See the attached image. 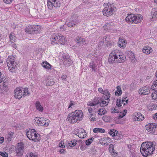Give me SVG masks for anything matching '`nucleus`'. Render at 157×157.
<instances>
[{"mask_svg":"<svg viewBox=\"0 0 157 157\" xmlns=\"http://www.w3.org/2000/svg\"><path fill=\"white\" fill-rule=\"evenodd\" d=\"M155 150V146L152 142L143 143L140 147V152L143 156L146 157L153 154Z\"/></svg>","mask_w":157,"mask_h":157,"instance_id":"1","label":"nucleus"},{"mask_svg":"<svg viewBox=\"0 0 157 157\" xmlns=\"http://www.w3.org/2000/svg\"><path fill=\"white\" fill-rule=\"evenodd\" d=\"M126 60V57L122 55L121 53L117 52V51L112 52L110 54L108 58V62L111 63H113L115 62L123 63Z\"/></svg>","mask_w":157,"mask_h":157,"instance_id":"2","label":"nucleus"},{"mask_svg":"<svg viewBox=\"0 0 157 157\" xmlns=\"http://www.w3.org/2000/svg\"><path fill=\"white\" fill-rule=\"evenodd\" d=\"M83 117L82 111L80 110H77L69 114L67 119L70 123L73 124L82 120Z\"/></svg>","mask_w":157,"mask_h":157,"instance_id":"3","label":"nucleus"},{"mask_svg":"<svg viewBox=\"0 0 157 157\" xmlns=\"http://www.w3.org/2000/svg\"><path fill=\"white\" fill-rule=\"evenodd\" d=\"M143 19V16L139 15H135L133 14H128L125 18V21L128 23L137 24L140 22Z\"/></svg>","mask_w":157,"mask_h":157,"instance_id":"4","label":"nucleus"},{"mask_svg":"<svg viewBox=\"0 0 157 157\" xmlns=\"http://www.w3.org/2000/svg\"><path fill=\"white\" fill-rule=\"evenodd\" d=\"M14 97L18 99H21L22 97L29 95V94L27 88H25L21 90L19 87H17L14 90Z\"/></svg>","mask_w":157,"mask_h":157,"instance_id":"5","label":"nucleus"},{"mask_svg":"<svg viewBox=\"0 0 157 157\" xmlns=\"http://www.w3.org/2000/svg\"><path fill=\"white\" fill-rule=\"evenodd\" d=\"M35 132L34 129H32L31 131H28L27 132V136L30 140L34 142L38 141L40 139V136L39 134H36Z\"/></svg>","mask_w":157,"mask_h":157,"instance_id":"6","label":"nucleus"},{"mask_svg":"<svg viewBox=\"0 0 157 157\" xmlns=\"http://www.w3.org/2000/svg\"><path fill=\"white\" fill-rule=\"evenodd\" d=\"M115 8L110 3H107V6L102 11L103 15L107 17L111 15L113 13Z\"/></svg>","mask_w":157,"mask_h":157,"instance_id":"7","label":"nucleus"},{"mask_svg":"<svg viewBox=\"0 0 157 157\" xmlns=\"http://www.w3.org/2000/svg\"><path fill=\"white\" fill-rule=\"evenodd\" d=\"M38 25H31L25 29V31L29 34H34L39 33Z\"/></svg>","mask_w":157,"mask_h":157,"instance_id":"8","label":"nucleus"},{"mask_svg":"<svg viewBox=\"0 0 157 157\" xmlns=\"http://www.w3.org/2000/svg\"><path fill=\"white\" fill-rule=\"evenodd\" d=\"M48 7L50 10H52L53 7H59L60 6L59 0H48Z\"/></svg>","mask_w":157,"mask_h":157,"instance_id":"9","label":"nucleus"},{"mask_svg":"<svg viewBox=\"0 0 157 157\" xmlns=\"http://www.w3.org/2000/svg\"><path fill=\"white\" fill-rule=\"evenodd\" d=\"M79 22L78 16L77 15H74L70 19L67 23L68 26L70 27L75 25Z\"/></svg>","mask_w":157,"mask_h":157,"instance_id":"10","label":"nucleus"},{"mask_svg":"<svg viewBox=\"0 0 157 157\" xmlns=\"http://www.w3.org/2000/svg\"><path fill=\"white\" fill-rule=\"evenodd\" d=\"M34 120L36 121H37L36 123L38 125L46 127L48 125V122H46V120L43 117H36Z\"/></svg>","mask_w":157,"mask_h":157,"instance_id":"11","label":"nucleus"},{"mask_svg":"<svg viewBox=\"0 0 157 157\" xmlns=\"http://www.w3.org/2000/svg\"><path fill=\"white\" fill-rule=\"evenodd\" d=\"M156 126L155 123H150L146 125V128L148 132L154 134L156 129Z\"/></svg>","mask_w":157,"mask_h":157,"instance_id":"12","label":"nucleus"},{"mask_svg":"<svg viewBox=\"0 0 157 157\" xmlns=\"http://www.w3.org/2000/svg\"><path fill=\"white\" fill-rule=\"evenodd\" d=\"M17 146L16 148V151L17 155L19 157L21 156L22 155L23 152L24 146L22 144H19Z\"/></svg>","mask_w":157,"mask_h":157,"instance_id":"13","label":"nucleus"},{"mask_svg":"<svg viewBox=\"0 0 157 157\" xmlns=\"http://www.w3.org/2000/svg\"><path fill=\"white\" fill-rule=\"evenodd\" d=\"M63 61L64 65L69 66L72 64V61L68 56L63 55L62 56Z\"/></svg>","mask_w":157,"mask_h":157,"instance_id":"14","label":"nucleus"},{"mask_svg":"<svg viewBox=\"0 0 157 157\" xmlns=\"http://www.w3.org/2000/svg\"><path fill=\"white\" fill-rule=\"evenodd\" d=\"M150 92V90L146 87H144L141 88L139 91V93L140 94L147 95Z\"/></svg>","mask_w":157,"mask_h":157,"instance_id":"15","label":"nucleus"},{"mask_svg":"<svg viewBox=\"0 0 157 157\" xmlns=\"http://www.w3.org/2000/svg\"><path fill=\"white\" fill-rule=\"evenodd\" d=\"M135 117L134 118V119L135 121H140L143 120L144 119V117L140 112H136L135 113Z\"/></svg>","mask_w":157,"mask_h":157,"instance_id":"16","label":"nucleus"},{"mask_svg":"<svg viewBox=\"0 0 157 157\" xmlns=\"http://www.w3.org/2000/svg\"><path fill=\"white\" fill-rule=\"evenodd\" d=\"M59 34H54L52 35L51 37V44H58Z\"/></svg>","mask_w":157,"mask_h":157,"instance_id":"17","label":"nucleus"},{"mask_svg":"<svg viewBox=\"0 0 157 157\" xmlns=\"http://www.w3.org/2000/svg\"><path fill=\"white\" fill-rule=\"evenodd\" d=\"M126 43L125 40L123 39L122 38L120 37L119 38L118 42V46L119 47L124 48L125 47Z\"/></svg>","mask_w":157,"mask_h":157,"instance_id":"18","label":"nucleus"},{"mask_svg":"<svg viewBox=\"0 0 157 157\" xmlns=\"http://www.w3.org/2000/svg\"><path fill=\"white\" fill-rule=\"evenodd\" d=\"M76 41L79 45L82 46L85 44V40L81 36H77L76 38Z\"/></svg>","mask_w":157,"mask_h":157,"instance_id":"19","label":"nucleus"},{"mask_svg":"<svg viewBox=\"0 0 157 157\" xmlns=\"http://www.w3.org/2000/svg\"><path fill=\"white\" fill-rule=\"evenodd\" d=\"M58 39V44H60L62 45L64 44L66 41L65 38L64 36L61 35V34H59Z\"/></svg>","mask_w":157,"mask_h":157,"instance_id":"20","label":"nucleus"},{"mask_svg":"<svg viewBox=\"0 0 157 157\" xmlns=\"http://www.w3.org/2000/svg\"><path fill=\"white\" fill-rule=\"evenodd\" d=\"M152 49L149 47H145L142 50V52L146 54H149L152 51Z\"/></svg>","mask_w":157,"mask_h":157,"instance_id":"21","label":"nucleus"},{"mask_svg":"<svg viewBox=\"0 0 157 157\" xmlns=\"http://www.w3.org/2000/svg\"><path fill=\"white\" fill-rule=\"evenodd\" d=\"M102 94L105 95V96L104 98V99L106 100L107 101H110V94L109 93L107 90H104Z\"/></svg>","mask_w":157,"mask_h":157,"instance_id":"22","label":"nucleus"},{"mask_svg":"<svg viewBox=\"0 0 157 157\" xmlns=\"http://www.w3.org/2000/svg\"><path fill=\"white\" fill-rule=\"evenodd\" d=\"M114 146L113 145V144H110L109 146V150L111 153H113V154H114L115 156H116L118 155V153L114 152Z\"/></svg>","mask_w":157,"mask_h":157,"instance_id":"23","label":"nucleus"},{"mask_svg":"<svg viewBox=\"0 0 157 157\" xmlns=\"http://www.w3.org/2000/svg\"><path fill=\"white\" fill-rule=\"evenodd\" d=\"M77 134L78 136L80 138H84L85 137H86V132L84 130H82L81 132L80 133L77 132Z\"/></svg>","mask_w":157,"mask_h":157,"instance_id":"24","label":"nucleus"},{"mask_svg":"<svg viewBox=\"0 0 157 157\" xmlns=\"http://www.w3.org/2000/svg\"><path fill=\"white\" fill-rule=\"evenodd\" d=\"M36 109L39 111L42 112L43 110V108L42 106L40 103L39 101H36L35 104Z\"/></svg>","mask_w":157,"mask_h":157,"instance_id":"25","label":"nucleus"},{"mask_svg":"<svg viewBox=\"0 0 157 157\" xmlns=\"http://www.w3.org/2000/svg\"><path fill=\"white\" fill-rule=\"evenodd\" d=\"M102 100V98L101 97H95L93 100V101L95 105L100 103V102Z\"/></svg>","mask_w":157,"mask_h":157,"instance_id":"26","label":"nucleus"},{"mask_svg":"<svg viewBox=\"0 0 157 157\" xmlns=\"http://www.w3.org/2000/svg\"><path fill=\"white\" fill-rule=\"evenodd\" d=\"M42 66L46 69H50L51 68V66L50 64L46 61L43 62L42 63Z\"/></svg>","mask_w":157,"mask_h":157,"instance_id":"27","label":"nucleus"},{"mask_svg":"<svg viewBox=\"0 0 157 157\" xmlns=\"http://www.w3.org/2000/svg\"><path fill=\"white\" fill-rule=\"evenodd\" d=\"M98 112L99 115L101 116L107 113V111L105 109L102 108L99 109Z\"/></svg>","mask_w":157,"mask_h":157,"instance_id":"28","label":"nucleus"},{"mask_svg":"<svg viewBox=\"0 0 157 157\" xmlns=\"http://www.w3.org/2000/svg\"><path fill=\"white\" fill-rule=\"evenodd\" d=\"M117 90L115 92V95L118 96L121 95L122 94V90L121 87L120 86H118L117 87Z\"/></svg>","mask_w":157,"mask_h":157,"instance_id":"29","label":"nucleus"},{"mask_svg":"<svg viewBox=\"0 0 157 157\" xmlns=\"http://www.w3.org/2000/svg\"><path fill=\"white\" fill-rule=\"evenodd\" d=\"M105 132V130L102 128H95L93 129V132L94 133H97V132H101V133H104Z\"/></svg>","mask_w":157,"mask_h":157,"instance_id":"30","label":"nucleus"},{"mask_svg":"<svg viewBox=\"0 0 157 157\" xmlns=\"http://www.w3.org/2000/svg\"><path fill=\"white\" fill-rule=\"evenodd\" d=\"M151 15L152 16V18H157V11L155 10V9H153L151 13Z\"/></svg>","mask_w":157,"mask_h":157,"instance_id":"31","label":"nucleus"},{"mask_svg":"<svg viewBox=\"0 0 157 157\" xmlns=\"http://www.w3.org/2000/svg\"><path fill=\"white\" fill-rule=\"evenodd\" d=\"M114 139L116 140H119L122 138V136L119 133L117 132H116V134H115V135L114 136Z\"/></svg>","mask_w":157,"mask_h":157,"instance_id":"32","label":"nucleus"},{"mask_svg":"<svg viewBox=\"0 0 157 157\" xmlns=\"http://www.w3.org/2000/svg\"><path fill=\"white\" fill-rule=\"evenodd\" d=\"M109 101H105L103 100L102 99V101H101L100 103V106L103 107L107 105L109 103Z\"/></svg>","mask_w":157,"mask_h":157,"instance_id":"33","label":"nucleus"},{"mask_svg":"<svg viewBox=\"0 0 157 157\" xmlns=\"http://www.w3.org/2000/svg\"><path fill=\"white\" fill-rule=\"evenodd\" d=\"M89 67L90 68L92 69L93 71H95L97 69L96 65L94 64V63L93 62H92L90 63Z\"/></svg>","mask_w":157,"mask_h":157,"instance_id":"34","label":"nucleus"},{"mask_svg":"<svg viewBox=\"0 0 157 157\" xmlns=\"http://www.w3.org/2000/svg\"><path fill=\"white\" fill-rule=\"evenodd\" d=\"M126 53L127 54L129 58L133 59V58H135L134 56V54L132 52L127 51L126 52Z\"/></svg>","mask_w":157,"mask_h":157,"instance_id":"35","label":"nucleus"},{"mask_svg":"<svg viewBox=\"0 0 157 157\" xmlns=\"http://www.w3.org/2000/svg\"><path fill=\"white\" fill-rule=\"evenodd\" d=\"M10 56L8 57L6 60V62L8 66L10 65V64L13 63V59H12V58H10Z\"/></svg>","mask_w":157,"mask_h":157,"instance_id":"36","label":"nucleus"},{"mask_svg":"<svg viewBox=\"0 0 157 157\" xmlns=\"http://www.w3.org/2000/svg\"><path fill=\"white\" fill-rule=\"evenodd\" d=\"M94 138L93 137H91V138L87 139L86 141V145H90L92 143V142L94 140Z\"/></svg>","mask_w":157,"mask_h":157,"instance_id":"37","label":"nucleus"},{"mask_svg":"<svg viewBox=\"0 0 157 157\" xmlns=\"http://www.w3.org/2000/svg\"><path fill=\"white\" fill-rule=\"evenodd\" d=\"M151 88L153 90L157 91V80H156L154 82Z\"/></svg>","mask_w":157,"mask_h":157,"instance_id":"38","label":"nucleus"},{"mask_svg":"<svg viewBox=\"0 0 157 157\" xmlns=\"http://www.w3.org/2000/svg\"><path fill=\"white\" fill-rule=\"evenodd\" d=\"M116 132H117V131L114 129H112L110 130L109 134L110 135L112 136L113 137L115 135V134H116Z\"/></svg>","mask_w":157,"mask_h":157,"instance_id":"39","label":"nucleus"},{"mask_svg":"<svg viewBox=\"0 0 157 157\" xmlns=\"http://www.w3.org/2000/svg\"><path fill=\"white\" fill-rule=\"evenodd\" d=\"M13 132H10L8 134V136L7 137V139L9 141H11L12 137L13 135Z\"/></svg>","mask_w":157,"mask_h":157,"instance_id":"40","label":"nucleus"},{"mask_svg":"<svg viewBox=\"0 0 157 157\" xmlns=\"http://www.w3.org/2000/svg\"><path fill=\"white\" fill-rule=\"evenodd\" d=\"M107 37L106 36H104L103 38H101L100 40L101 44L102 43L103 44L105 42L106 43L108 42V40H107Z\"/></svg>","mask_w":157,"mask_h":157,"instance_id":"41","label":"nucleus"},{"mask_svg":"<svg viewBox=\"0 0 157 157\" xmlns=\"http://www.w3.org/2000/svg\"><path fill=\"white\" fill-rule=\"evenodd\" d=\"M122 103L121 100L120 99H117L116 102V105L118 107H121L122 106Z\"/></svg>","mask_w":157,"mask_h":157,"instance_id":"42","label":"nucleus"},{"mask_svg":"<svg viewBox=\"0 0 157 157\" xmlns=\"http://www.w3.org/2000/svg\"><path fill=\"white\" fill-rule=\"evenodd\" d=\"M2 82L3 83H8V78L5 76H3L2 78Z\"/></svg>","mask_w":157,"mask_h":157,"instance_id":"43","label":"nucleus"},{"mask_svg":"<svg viewBox=\"0 0 157 157\" xmlns=\"http://www.w3.org/2000/svg\"><path fill=\"white\" fill-rule=\"evenodd\" d=\"M0 155L3 157H8V154L5 151H0Z\"/></svg>","mask_w":157,"mask_h":157,"instance_id":"44","label":"nucleus"},{"mask_svg":"<svg viewBox=\"0 0 157 157\" xmlns=\"http://www.w3.org/2000/svg\"><path fill=\"white\" fill-rule=\"evenodd\" d=\"M111 112L112 113H119L118 110L116 108H112L111 109Z\"/></svg>","mask_w":157,"mask_h":157,"instance_id":"45","label":"nucleus"},{"mask_svg":"<svg viewBox=\"0 0 157 157\" xmlns=\"http://www.w3.org/2000/svg\"><path fill=\"white\" fill-rule=\"evenodd\" d=\"M55 82L53 80H52L51 81H48V82H47V85L50 86H52L55 84Z\"/></svg>","mask_w":157,"mask_h":157,"instance_id":"46","label":"nucleus"},{"mask_svg":"<svg viewBox=\"0 0 157 157\" xmlns=\"http://www.w3.org/2000/svg\"><path fill=\"white\" fill-rule=\"evenodd\" d=\"M102 119L106 122H108L109 121L108 117L107 116H105L102 117Z\"/></svg>","mask_w":157,"mask_h":157,"instance_id":"47","label":"nucleus"},{"mask_svg":"<svg viewBox=\"0 0 157 157\" xmlns=\"http://www.w3.org/2000/svg\"><path fill=\"white\" fill-rule=\"evenodd\" d=\"M16 63L14 61H13V63H12L10 64V66H11L12 67L13 69L17 67V66L16 65Z\"/></svg>","mask_w":157,"mask_h":157,"instance_id":"48","label":"nucleus"},{"mask_svg":"<svg viewBox=\"0 0 157 157\" xmlns=\"http://www.w3.org/2000/svg\"><path fill=\"white\" fill-rule=\"evenodd\" d=\"M8 85V83H3V87L5 90H7V86Z\"/></svg>","mask_w":157,"mask_h":157,"instance_id":"49","label":"nucleus"},{"mask_svg":"<svg viewBox=\"0 0 157 157\" xmlns=\"http://www.w3.org/2000/svg\"><path fill=\"white\" fill-rule=\"evenodd\" d=\"M68 144H69V146L70 147H74L76 145L72 141H70V142H69L68 143Z\"/></svg>","mask_w":157,"mask_h":157,"instance_id":"50","label":"nucleus"},{"mask_svg":"<svg viewBox=\"0 0 157 157\" xmlns=\"http://www.w3.org/2000/svg\"><path fill=\"white\" fill-rule=\"evenodd\" d=\"M86 148V146L85 145H82L80 147V149L82 151H84L85 150Z\"/></svg>","mask_w":157,"mask_h":157,"instance_id":"51","label":"nucleus"},{"mask_svg":"<svg viewBox=\"0 0 157 157\" xmlns=\"http://www.w3.org/2000/svg\"><path fill=\"white\" fill-rule=\"evenodd\" d=\"M93 116V114H90V120L91 121H95L96 120V118H94L93 117H92Z\"/></svg>","mask_w":157,"mask_h":157,"instance_id":"52","label":"nucleus"},{"mask_svg":"<svg viewBox=\"0 0 157 157\" xmlns=\"http://www.w3.org/2000/svg\"><path fill=\"white\" fill-rule=\"evenodd\" d=\"M87 105L90 106H93L95 105L93 101L92 102H91L90 101L88 102L87 103Z\"/></svg>","mask_w":157,"mask_h":157,"instance_id":"53","label":"nucleus"},{"mask_svg":"<svg viewBox=\"0 0 157 157\" xmlns=\"http://www.w3.org/2000/svg\"><path fill=\"white\" fill-rule=\"evenodd\" d=\"M64 144V143L62 142H61L59 144V147L62 148H64L65 147V146L63 145Z\"/></svg>","mask_w":157,"mask_h":157,"instance_id":"54","label":"nucleus"},{"mask_svg":"<svg viewBox=\"0 0 157 157\" xmlns=\"http://www.w3.org/2000/svg\"><path fill=\"white\" fill-rule=\"evenodd\" d=\"M75 102L72 101H70V104L68 107V108H69L71 107L73 105H75Z\"/></svg>","mask_w":157,"mask_h":157,"instance_id":"55","label":"nucleus"},{"mask_svg":"<svg viewBox=\"0 0 157 157\" xmlns=\"http://www.w3.org/2000/svg\"><path fill=\"white\" fill-rule=\"evenodd\" d=\"M29 157H38L34 153L31 152L29 155Z\"/></svg>","mask_w":157,"mask_h":157,"instance_id":"56","label":"nucleus"},{"mask_svg":"<svg viewBox=\"0 0 157 157\" xmlns=\"http://www.w3.org/2000/svg\"><path fill=\"white\" fill-rule=\"evenodd\" d=\"M4 2L6 3L10 4L12 2V0H3Z\"/></svg>","mask_w":157,"mask_h":157,"instance_id":"57","label":"nucleus"},{"mask_svg":"<svg viewBox=\"0 0 157 157\" xmlns=\"http://www.w3.org/2000/svg\"><path fill=\"white\" fill-rule=\"evenodd\" d=\"M61 78L62 80H66L67 76L65 75H63L61 76Z\"/></svg>","mask_w":157,"mask_h":157,"instance_id":"58","label":"nucleus"},{"mask_svg":"<svg viewBox=\"0 0 157 157\" xmlns=\"http://www.w3.org/2000/svg\"><path fill=\"white\" fill-rule=\"evenodd\" d=\"M88 109L89 113H90V114H91V113L92 112V111H93L92 108L90 107H88Z\"/></svg>","mask_w":157,"mask_h":157,"instance_id":"59","label":"nucleus"},{"mask_svg":"<svg viewBox=\"0 0 157 157\" xmlns=\"http://www.w3.org/2000/svg\"><path fill=\"white\" fill-rule=\"evenodd\" d=\"M98 91L99 92H100V93H101V94H102V93H103V92L102 88L101 87L98 88Z\"/></svg>","mask_w":157,"mask_h":157,"instance_id":"60","label":"nucleus"},{"mask_svg":"<svg viewBox=\"0 0 157 157\" xmlns=\"http://www.w3.org/2000/svg\"><path fill=\"white\" fill-rule=\"evenodd\" d=\"M125 115V114H124V113H123L122 114V115H121L120 114L119 115V116L118 117V118L119 119V118H122Z\"/></svg>","mask_w":157,"mask_h":157,"instance_id":"61","label":"nucleus"},{"mask_svg":"<svg viewBox=\"0 0 157 157\" xmlns=\"http://www.w3.org/2000/svg\"><path fill=\"white\" fill-rule=\"evenodd\" d=\"M4 138L2 137H0V143H2L3 142Z\"/></svg>","mask_w":157,"mask_h":157,"instance_id":"62","label":"nucleus"},{"mask_svg":"<svg viewBox=\"0 0 157 157\" xmlns=\"http://www.w3.org/2000/svg\"><path fill=\"white\" fill-rule=\"evenodd\" d=\"M65 150L64 149H62L59 151V152L60 153L63 154Z\"/></svg>","mask_w":157,"mask_h":157,"instance_id":"63","label":"nucleus"},{"mask_svg":"<svg viewBox=\"0 0 157 157\" xmlns=\"http://www.w3.org/2000/svg\"><path fill=\"white\" fill-rule=\"evenodd\" d=\"M155 116L153 117L154 119H155L157 118V113L154 114Z\"/></svg>","mask_w":157,"mask_h":157,"instance_id":"64","label":"nucleus"}]
</instances>
